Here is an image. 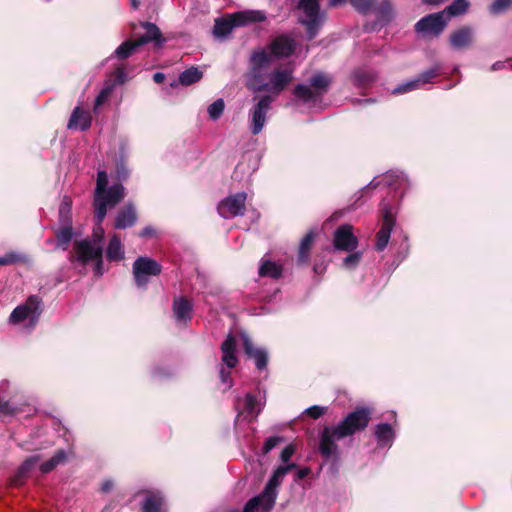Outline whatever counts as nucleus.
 I'll return each instance as SVG.
<instances>
[{
  "label": "nucleus",
  "mask_w": 512,
  "mask_h": 512,
  "mask_svg": "<svg viewBox=\"0 0 512 512\" xmlns=\"http://www.w3.org/2000/svg\"><path fill=\"white\" fill-rule=\"evenodd\" d=\"M117 175L119 180L126 179L128 176V171L123 165H121L117 169Z\"/></svg>",
  "instance_id": "obj_52"
},
{
  "label": "nucleus",
  "mask_w": 512,
  "mask_h": 512,
  "mask_svg": "<svg viewBox=\"0 0 512 512\" xmlns=\"http://www.w3.org/2000/svg\"><path fill=\"white\" fill-rule=\"evenodd\" d=\"M253 100L255 103L249 111L248 122L251 133L258 135L265 126L267 114L271 109L275 97L272 95H263L261 97H254Z\"/></svg>",
  "instance_id": "obj_6"
},
{
  "label": "nucleus",
  "mask_w": 512,
  "mask_h": 512,
  "mask_svg": "<svg viewBox=\"0 0 512 512\" xmlns=\"http://www.w3.org/2000/svg\"><path fill=\"white\" fill-rule=\"evenodd\" d=\"M245 410L253 417H256L261 411V403L251 394H247L244 402Z\"/></svg>",
  "instance_id": "obj_40"
},
{
  "label": "nucleus",
  "mask_w": 512,
  "mask_h": 512,
  "mask_svg": "<svg viewBox=\"0 0 512 512\" xmlns=\"http://www.w3.org/2000/svg\"><path fill=\"white\" fill-rule=\"evenodd\" d=\"M311 85L313 87L310 88L307 85L299 84L294 89V95L297 100L303 102L304 104H312L316 101L317 92L320 89V74L316 73L311 78Z\"/></svg>",
  "instance_id": "obj_17"
},
{
  "label": "nucleus",
  "mask_w": 512,
  "mask_h": 512,
  "mask_svg": "<svg viewBox=\"0 0 512 512\" xmlns=\"http://www.w3.org/2000/svg\"><path fill=\"white\" fill-rule=\"evenodd\" d=\"M111 488H112V482H110V481H106L102 485V490L104 492H108Z\"/></svg>",
  "instance_id": "obj_57"
},
{
  "label": "nucleus",
  "mask_w": 512,
  "mask_h": 512,
  "mask_svg": "<svg viewBox=\"0 0 512 512\" xmlns=\"http://www.w3.org/2000/svg\"><path fill=\"white\" fill-rule=\"evenodd\" d=\"M225 109V103L224 100L219 98L215 100L212 104L209 105L207 112L209 115V118L213 121L218 120L221 115L223 114Z\"/></svg>",
  "instance_id": "obj_39"
},
{
  "label": "nucleus",
  "mask_w": 512,
  "mask_h": 512,
  "mask_svg": "<svg viewBox=\"0 0 512 512\" xmlns=\"http://www.w3.org/2000/svg\"><path fill=\"white\" fill-rule=\"evenodd\" d=\"M307 474H308V470L307 469H301V470L298 471V478H303Z\"/></svg>",
  "instance_id": "obj_58"
},
{
  "label": "nucleus",
  "mask_w": 512,
  "mask_h": 512,
  "mask_svg": "<svg viewBox=\"0 0 512 512\" xmlns=\"http://www.w3.org/2000/svg\"><path fill=\"white\" fill-rule=\"evenodd\" d=\"M66 459V454L64 450H59L53 457L49 460L43 462L40 465V470L42 473H49L53 469H55L59 464L63 463Z\"/></svg>",
  "instance_id": "obj_35"
},
{
  "label": "nucleus",
  "mask_w": 512,
  "mask_h": 512,
  "mask_svg": "<svg viewBox=\"0 0 512 512\" xmlns=\"http://www.w3.org/2000/svg\"><path fill=\"white\" fill-rule=\"evenodd\" d=\"M272 56L265 50L253 51L250 57V71L247 87L253 92H270L273 97L279 95L292 81V70L275 68L270 71Z\"/></svg>",
  "instance_id": "obj_3"
},
{
  "label": "nucleus",
  "mask_w": 512,
  "mask_h": 512,
  "mask_svg": "<svg viewBox=\"0 0 512 512\" xmlns=\"http://www.w3.org/2000/svg\"><path fill=\"white\" fill-rule=\"evenodd\" d=\"M116 72H117V77L122 81L124 71L121 68H118Z\"/></svg>",
  "instance_id": "obj_60"
},
{
  "label": "nucleus",
  "mask_w": 512,
  "mask_h": 512,
  "mask_svg": "<svg viewBox=\"0 0 512 512\" xmlns=\"http://www.w3.org/2000/svg\"><path fill=\"white\" fill-rule=\"evenodd\" d=\"M512 8V0H494L490 5L489 11L498 15Z\"/></svg>",
  "instance_id": "obj_43"
},
{
  "label": "nucleus",
  "mask_w": 512,
  "mask_h": 512,
  "mask_svg": "<svg viewBox=\"0 0 512 512\" xmlns=\"http://www.w3.org/2000/svg\"><path fill=\"white\" fill-rule=\"evenodd\" d=\"M162 266L149 257H138L133 263V276L137 286L144 287L151 276L161 273Z\"/></svg>",
  "instance_id": "obj_9"
},
{
  "label": "nucleus",
  "mask_w": 512,
  "mask_h": 512,
  "mask_svg": "<svg viewBox=\"0 0 512 512\" xmlns=\"http://www.w3.org/2000/svg\"><path fill=\"white\" fill-rule=\"evenodd\" d=\"M222 363L227 368L232 369L238 364V357L236 354V339L232 334H229L221 345Z\"/></svg>",
  "instance_id": "obj_19"
},
{
  "label": "nucleus",
  "mask_w": 512,
  "mask_h": 512,
  "mask_svg": "<svg viewBox=\"0 0 512 512\" xmlns=\"http://www.w3.org/2000/svg\"><path fill=\"white\" fill-rule=\"evenodd\" d=\"M73 230L71 223H63L62 228L56 232L57 247L66 250L72 240Z\"/></svg>",
  "instance_id": "obj_29"
},
{
  "label": "nucleus",
  "mask_w": 512,
  "mask_h": 512,
  "mask_svg": "<svg viewBox=\"0 0 512 512\" xmlns=\"http://www.w3.org/2000/svg\"><path fill=\"white\" fill-rule=\"evenodd\" d=\"M163 498L159 493H149L143 503V512H160Z\"/></svg>",
  "instance_id": "obj_30"
},
{
  "label": "nucleus",
  "mask_w": 512,
  "mask_h": 512,
  "mask_svg": "<svg viewBox=\"0 0 512 512\" xmlns=\"http://www.w3.org/2000/svg\"><path fill=\"white\" fill-rule=\"evenodd\" d=\"M110 93H111V89L108 87L101 90V92L98 94V96L95 99V105H94L95 111L98 109V107H100L108 99Z\"/></svg>",
  "instance_id": "obj_44"
},
{
  "label": "nucleus",
  "mask_w": 512,
  "mask_h": 512,
  "mask_svg": "<svg viewBox=\"0 0 512 512\" xmlns=\"http://www.w3.org/2000/svg\"><path fill=\"white\" fill-rule=\"evenodd\" d=\"M220 379L221 381L227 385V388L232 387L231 374L229 371L225 370L223 367L220 369Z\"/></svg>",
  "instance_id": "obj_47"
},
{
  "label": "nucleus",
  "mask_w": 512,
  "mask_h": 512,
  "mask_svg": "<svg viewBox=\"0 0 512 512\" xmlns=\"http://www.w3.org/2000/svg\"><path fill=\"white\" fill-rule=\"evenodd\" d=\"M297 9L300 11L299 22L306 25L311 36L315 34L320 9V0H299Z\"/></svg>",
  "instance_id": "obj_13"
},
{
  "label": "nucleus",
  "mask_w": 512,
  "mask_h": 512,
  "mask_svg": "<svg viewBox=\"0 0 512 512\" xmlns=\"http://www.w3.org/2000/svg\"><path fill=\"white\" fill-rule=\"evenodd\" d=\"M371 415V408L357 407L336 426L322 429V467L329 463L330 473L337 472L339 450L336 441L363 431L368 426Z\"/></svg>",
  "instance_id": "obj_2"
},
{
  "label": "nucleus",
  "mask_w": 512,
  "mask_h": 512,
  "mask_svg": "<svg viewBox=\"0 0 512 512\" xmlns=\"http://www.w3.org/2000/svg\"><path fill=\"white\" fill-rule=\"evenodd\" d=\"M72 201L70 197L64 196L62 202L59 207V218L62 223H71L70 215H71Z\"/></svg>",
  "instance_id": "obj_38"
},
{
  "label": "nucleus",
  "mask_w": 512,
  "mask_h": 512,
  "mask_svg": "<svg viewBox=\"0 0 512 512\" xmlns=\"http://www.w3.org/2000/svg\"><path fill=\"white\" fill-rule=\"evenodd\" d=\"M331 79L328 75L322 74V93L324 92L325 88L330 84Z\"/></svg>",
  "instance_id": "obj_55"
},
{
  "label": "nucleus",
  "mask_w": 512,
  "mask_h": 512,
  "mask_svg": "<svg viewBox=\"0 0 512 512\" xmlns=\"http://www.w3.org/2000/svg\"><path fill=\"white\" fill-rule=\"evenodd\" d=\"M106 256L110 261H119L124 258V250L118 235L114 234L108 244Z\"/></svg>",
  "instance_id": "obj_26"
},
{
  "label": "nucleus",
  "mask_w": 512,
  "mask_h": 512,
  "mask_svg": "<svg viewBox=\"0 0 512 512\" xmlns=\"http://www.w3.org/2000/svg\"><path fill=\"white\" fill-rule=\"evenodd\" d=\"M440 74V66L435 65L432 68L422 72L417 76V79L420 85L432 83L434 78H436Z\"/></svg>",
  "instance_id": "obj_41"
},
{
  "label": "nucleus",
  "mask_w": 512,
  "mask_h": 512,
  "mask_svg": "<svg viewBox=\"0 0 512 512\" xmlns=\"http://www.w3.org/2000/svg\"><path fill=\"white\" fill-rule=\"evenodd\" d=\"M245 201V193H237L229 196L218 204V213L225 219L243 215L245 211Z\"/></svg>",
  "instance_id": "obj_14"
},
{
  "label": "nucleus",
  "mask_w": 512,
  "mask_h": 512,
  "mask_svg": "<svg viewBox=\"0 0 512 512\" xmlns=\"http://www.w3.org/2000/svg\"><path fill=\"white\" fill-rule=\"evenodd\" d=\"M262 277L279 278L282 274V266L273 261H264L259 268Z\"/></svg>",
  "instance_id": "obj_32"
},
{
  "label": "nucleus",
  "mask_w": 512,
  "mask_h": 512,
  "mask_svg": "<svg viewBox=\"0 0 512 512\" xmlns=\"http://www.w3.org/2000/svg\"><path fill=\"white\" fill-rule=\"evenodd\" d=\"M377 79V73L372 69L359 68L352 73V81L356 87L366 88Z\"/></svg>",
  "instance_id": "obj_23"
},
{
  "label": "nucleus",
  "mask_w": 512,
  "mask_h": 512,
  "mask_svg": "<svg viewBox=\"0 0 512 512\" xmlns=\"http://www.w3.org/2000/svg\"><path fill=\"white\" fill-rule=\"evenodd\" d=\"M315 238V234L313 232H309L301 241L299 248V256L298 260L301 263H305L308 260L309 252L312 247L313 241Z\"/></svg>",
  "instance_id": "obj_34"
},
{
  "label": "nucleus",
  "mask_w": 512,
  "mask_h": 512,
  "mask_svg": "<svg viewBox=\"0 0 512 512\" xmlns=\"http://www.w3.org/2000/svg\"><path fill=\"white\" fill-rule=\"evenodd\" d=\"M376 439L381 446L391 444L394 439V431L388 423L378 424L375 428Z\"/></svg>",
  "instance_id": "obj_27"
},
{
  "label": "nucleus",
  "mask_w": 512,
  "mask_h": 512,
  "mask_svg": "<svg viewBox=\"0 0 512 512\" xmlns=\"http://www.w3.org/2000/svg\"><path fill=\"white\" fill-rule=\"evenodd\" d=\"M131 6L133 9H138L140 6V1L139 0H131Z\"/></svg>",
  "instance_id": "obj_59"
},
{
  "label": "nucleus",
  "mask_w": 512,
  "mask_h": 512,
  "mask_svg": "<svg viewBox=\"0 0 512 512\" xmlns=\"http://www.w3.org/2000/svg\"><path fill=\"white\" fill-rule=\"evenodd\" d=\"M376 0H350L351 5L361 14H367L375 7ZM345 0H330V6H338L344 3Z\"/></svg>",
  "instance_id": "obj_28"
},
{
  "label": "nucleus",
  "mask_w": 512,
  "mask_h": 512,
  "mask_svg": "<svg viewBox=\"0 0 512 512\" xmlns=\"http://www.w3.org/2000/svg\"><path fill=\"white\" fill-rule=\"evenodd\" d=\"M266 15L259 10H244L227 13L214 20L212 34L216 39H227L232 31L238 27H245L252 23L263 22Z\"/></svg>",
  "instance_id": "obj_4"
},
{
  "label": "nucleus",
  "mask_w": 512,
  "mask_h": 512,
  "mask_svg": "<svg viewBox=\"0 0 512 512\" xmlns=\"http://www.w3.org/2000/svg\"><path fill=\"white\" fill-rule=\"evenodd\" d=\"M444 1L445 0H422V2L424 4L433 5V6L439 5V4L443 3Z\"/></svg>",
  "instance_id": "obj_56"
},
{
  "label": "nucleus",
  "mask_w": 512,
  "mask_h": 512,
  "mask_svg": "<svg viewBox=\"0 0 512 512\" xmlns=\"http://www.w3.org/2000/svg\"><path fill=\"white\" fill-rule=\"evenodd\" d=\"M364 101L365 102H372L373 100L372 99H365Z\"/></svg>",
  "instance_id": "obj_62"
},
{
  "label": "nucleus",
  "mask_w": 512,
  "mask_h": 512,
  "mask_svg": "<svg viewBox=\"0 0 512 512\" xmlns=\"http://www.w3.org/2000/svg\"><path fill=\"white\" fill-rule=\"evenodd\" d=\"M358 244L351 224H342L335 230L333 247L336 251L352 252L358 248Z\"/></svg>",
  "instance_id": "obj_11"
},
{
  "label": "nucleus",
  "mask_w": 512,
  "mask_h": 512,
  "mask_svg": "<svg viewBox=\"0 0 512 512\" xmlns=\"http://www.w3.org/2000/svg\"><path fill=\"white\" fill-rule=\"evenodd\" d=\"M448 17L444 12L429 14L415 24V31L425 35L439 36L447 25Z\"/></svg>",
  "instance_id": "obj_10"
},
{
  "label": "nucleus",
  "mask_w": 512,
  "mask_h": 512,
  "mask_svg": "<svg viewBox=\"0 0 512 512\" xmlns=\"http://www.w3.org/2000/svg\"><path fill=\"white\" fill-rule=\"evenodd\" d=\"M40 304L39 297L30 296L24 304L13 310L10 315V322L18 324L27 320L29 325L33 326L41 313Z\"/></svg>",
  "instance_id": "obj_7"
},
{
  "label": "nucleus",
  "mask_w": 512,
  "mask_h": 512,
  "mask_svg": "<svg viewBox=\"0 0 512 512\" xmlns=\"http://www.w3.org/2000/svg\"><path fill=\"white\" fill-rule=\"evenodd\" d=\"M137 220L136 209L132 204L125 205L117 213L114 227L116 229H126L132 227Z\"/></svg>",
  "instance_id": "obj_20"
},
{
  "label": "nucleus",
  "mask_w": 512,
  "mask_h": 512,
  "mask_svg": "<svg viewBox=\"0 0 512 512\" xmlns=\"http://www.w3.org/2000/svg\"><path fill=\"white\" fill-rule=\"evenodd\" d=\"M293 468H295L293 464L278 467L266 484L263 492L251 498L244 506L242 512H255L259 510L269 512L276 501L277 487L281 484L286 474Z\"/></svg>",
  "instance_id": "obj_5"
},
{
  "label": "nucleus",
  "mask_w": 512,
  "mask_h": 512,
  "mask_svg": "<svg viewBox=\"0 0 512 512\" xmlns=\"http://www.w3.org/2000/svg\"><path fill=\"white\" fill-rule=\"evenodd\" d=\"M243 348L246 355L254 359L256 367L259 370H263L267 367L268 355L264 349L254 347L250 338L243 334Z\"/></svg>",
  "instance_id": "obj_18"
},
{
  "label": "nucleus",
  "mask_w": 512,
  "mask_h": 512,
  "mask_svg": "<svg viewBox=\"0 0 512 512\" xmlns=\"http://www.w3.org/2000/svg\"><path fill=\"white\" fill-rule=\"evenodd\" d=\"M376 13V21L366 23L364 30L374 32L389 24L394 18V7L392 0H382L380 4L375 1V7L372 9Z\"/></svg>",
  "instance_id": "obj_12"
},
{
  "label": "nucleus",
  "mask_w": 512,
  "mask_h": 512,
  "mask_svg": "<svg viewBox=\"0 0 512 512\" xmlns=\"http://www.w3.org/2000/svg\"><path fill=\"white\" fill-rule=\"evenodd\" d=\"M381 219L382 226L376 235L375 248L377 251H383L390 239L391 232L396 223V216L393 212V208L386 202L381 203Z\"/></svg>",
  "instance_id": "obj_8"
},
{
  "label": "nucleus",
  "mask_w": 512,
  "mask_h": 512,
  "mask_svg": "<svg viewBox=\"0 0 512 512\" xmlns=\"http://www.w3.org/2000/svg\"><path fill=\"white\" fill-rule=\"evenodd\" d=\"M126 196L124 186L120 183H114L108 187V174L101 170L97 173L96 187L94 190V217L97 227L94 229L93 239H84L74 244L75 259L86 264L89 261H96L95 273L102 275V240L104 230L101 226L104 221L107 210L115 207Z\"/></svg>",
  "instance_id": "obj_1"
},
{
  "label": "nucleus",
  "mask_w": 512,
  "mask_h": 512,
  "mask_svg": "<svg viewBox=\"0 0 512 512\" xmlns=\"http://www.w3.org/2000/svg\"><path fill=\"white\" fill-rule=\"evenodd\" d=\"M305 413L314 419H318L320 417V406L314 405L306 409Z\"/></svg>",
  "instance_id": "obj_50"
},
{
  "label": "nucleus",
  "mask_w": 512,
  "mask_h": 512,
  "mask_svg": "<svg viewBox=\"0 0 512 512\" xmlns=\"http://www.w3.org/2000/svg\"><path fill=\"white\" fill-rule=\"evenodd\" d=\"M153 80L156 83H162L165 80V74L161 72H157L153 75Z\"/></svg>",
  "instance_id": "obj_54"
},
{
  "label": "nucleus",
  "mask_w": 512,
  "mask_h": 512,
  "mask_svg": "<svg viewBox=\"0 0 512 512\" xmlns=\"http://www.w3.org/2000/svg\"><path fill=\"white\" fill-rule=\"evenodd\" d=\"M279 442V438L277 437H269L266 439L263 445V451L264 453H268L271 451Z\"/></svg>",
  "instance_id": "obj_46"
},
{
  "label": "nucleus",
  "mask_w": 512,
  "mask_h": 512,
  "mask_svg": "<svg viewBox=\"0 0 512 512\" xmlns=\"http://www.w3.org/2000/svg\"><path fill=\"white\" fill-rule=\"evenodd\" d=\"M347 253L348 255L345 256L341 261V267L346 270H354L360 264L363 258V252L356 249L352 252Z\"/></svg>",
  "instance_id": "obj_33"
},
{
  "label": "nucleus",
  "mask_w": 512,
  "mask_h": 512,
  "mask_svg": "<svg viewBox=\"0 0 512 512\" xmlns=\"http://www.w3.org/2000/svg\"><path fill=\"white\" fill-rule=\"evenodd\" d=\"M173 312L177 320L187 321L191 319L192 305L185 298L175 299L173 303Z\"/></svg>",
  "instance_id": "obj_25"
},
{
  "label": "nucleus",
  "mask_w": 512,
  "mask_h": 512,
  "mask_svg": "<svg viewBox=\"0 0 512 512\" xmlns=\"http://www.w3.org/2000/svg\"><path fill=\"white\" fill-rule=\"evenodd\" d=\"M141 25L146 30V32L144 35L137 38L138 45L142 46L152 41L160 44L163 41L161 31L154 23L143 22Z\"/></svg>",
  "instance_id": "obj_24"
},
{
  "label": "nucleus",
  "mask_w": 512,
  "mask_h": 512,
  "mask_svg": "<svg viewBox=\"0 0 512 512\" xmlns=\"http://www.w3.org/2000/svg\"><path fill=\"white\" fill-rule=\"evenodd\" d=\"M138 47H140V45L137 44V39L134 41H125L115 50V55L119 59H126L132 55Z\"/></svg>",
  "instance_id": "obj_36"
},
{
  "label": "nucleus",
  "mask_w": 512,
  "mask_h": 512,
  "mask_svg": "<svg viewBox=\"0 0 512 512\" xmlns=\"http://www.w3.org/2000/svg\"><path fill=\"white\" fill-rule=\"evenodd\" d=\"M4 411V406L0 403V412Z\"/></svg>",
  "instance_id": "obj_61"
},
{
  "label": "nucleus",
  "mask_w": 512,
  "mask_h": 512,
  "mask_svg": "<svg viewBox=\"0 0 512 512\" xmlns=\"http://www.w3.org/2000/svg\"><path fill=\"white\" fill-rule=\"evenodd\" d=\"M510 60L508 61H497L495 62L492 66H491V71H497V70H500V69H503L506 67V64L509 63Z\"/></svg>",
  "instance_id": "obj_53"
},
{
  "label": "nucleus",
  "mask_w": 512,
  "mask_h": 512,
  "mask_svg": "<svg viewBox=\"0 0 512 512\" xmlns=\"http://www.w3.org/2000/svg\"><path fill=\"white\" fill-rule=\"evenodd\" d=\"M156 235V231L153 227L151 226H147L145 227L143 230H141V232L139 233V236L140 237H143V238H150V237H154Z\"/></svg>",
  "instance_id": "obj_49"
},
{
  "label": "nucleus",
  "mask_w": 512,
  "mask_h": 512,
  "mask_svg": "<svg viewBox=\"0 0 512 512\" xmlns=\"http://www.w3.org/2000/svg\"><path fill=\"white\" fill-rule=\"evenodd\" d=\"M17 257L14 254H7L5 256L0 257V265H8L16 262Z\"/></svg>",
  "instance_id": "obj_51"
},
{
  "label": "nucleus",
  "mask_w": 512,
  "mask_h": 512,
  "mask_svg": "<svg viewBox=\"0 0 512 512\" xmlns=\"http://www.w3.org/2000/svg\"><path fill=\"white\" fill-rule=\"evenodd\" d=\"M92 123V117L88 111L76 107L69 119L68 128L73 130H87Z\"/></svg>",
  "instance_id": "obj_21"
},
{
  "label": "nucleus",
  "mask_w": 512,
  "mask_h": 512,
  "mask_svg": "<svg viewBox=\"0 0 512 512\" xmlns=\"http://www.w3.org/2000/svg\"><path fill=\"white\" fill-rule=\"evenodd\" d=\"M421 85L416 78L412 79V80H408L400 85H398L397 87H395L393 89V94H403V93H407V92H410V91H413L417 88H419Z\"/></svg>",
  "instance_id": "obj_42"
},
{
  "label": "nucleus",
  "mask_w": 512,
  "mask_h": 512,
  "mask_svg": "<svg viewBox=\"0 0 512 512\" xmlns=\"http://www.w3.org/2000/svg\"><path fill=\"white\" fill-rule=\"evenodd\" d=\"M294 453V449L292 446L285 447L281 452V460L286 463L290 460Z\"/></svg>",
  "instance_id": "obj_48"
},
{
  "label": "nucleus",
  "mask_w": 512,
  "mask_h": 512,
  "mask_svg": "<svg viewBox=\"0 0 512 512\" xmlns=\"http://www.w3.org/2000/svg\"><path fill=\"white\" fill-rule=\"evenodd\" d=\"M295 47L296 44L292 38L280 35L272 40L266 51L272 56L273 60L274 58L289 57L294 52Z\"/></svg>",
  "instance_id": "obj_15"
},
{
  "label": "nucleus",
  "mask_w": 512,
  "mask_h": 512,
  "mask_svg": "<svg viewBox=\"0 0 512 512\" xmlns=\"http://www.w3.org/2000/svg\"><path fill=\"white\" fill-rule=\"evenodd\" d=\"M202 77V71H200L197 67H190L179 75V82L184 86H188L200 81Z\"/></svg>",
  "instance_id": "obj_31"
},
{
  "label": "nucleus",
  "mask_w": 512,
  "mask_h": 512,
  "mask_svg": "<svg viewBox=\"0 0 512 512\" xmlns=\"http://www.w3.org/2000/svg\"><path fill=\"white\" fill-rule=\"evenodd\" d=\"M475 32L470 26H463L453 31L449 37V43L453 49L462 50L472 46Z\"/></svg>",
  "instance_id": "obj_16"
},
{
  "label": "nucleus",
  "mask_w": 512,
  "mask_h": 512,
  "mask_svg": "<svg viewBox=\"0 0 512 512\" xmlns=\"http://www.w3.org/2000/svg\"><path fill=\"white\" fill-rule=\"evenodd\" d=\"M39 461L40 457L38 455L31 456L28 459H26L23 462V464L18 468L14 477L11 479V485L17 487L21 486L24 483V479L36 467Z\"/></svg>",
  "instance_id": "obj_22"
},
{
  "label": "nucleus",
  "mask_w": 512,
  "mask_h": 512,
  "mask_svg": "<svg viewBox=\"0 0 512 512\" xmlns=\"http://www.w3.org/2000/svg\"><path fill=\"white\" fill-rule=\"evenodd\" d=\"M468 6L467 0H454L443 12L444 15L448 14V18L449 16H458L465 13Z\"/></svg>",
  "instance_id": "obj_37"
},
{
  "label": "nucleus",
  "mask_w": 512,
  "mask_h": 512,
  "mask_svg": "<svg viewBox=\"0 0 512 512\" xmlns=\"http://www.w3.org/2000/svg\"><path fill=\"white\" fill-rule=\"evenodd\" d=\"M379 185V182H377L375 179H373L368 185L363 187L355 196H357V199L355 203H357L361 197L364 195H367L370 189H375Z\"/></svg>",
  "instance_id": "obj_45"
}]
</instances>
